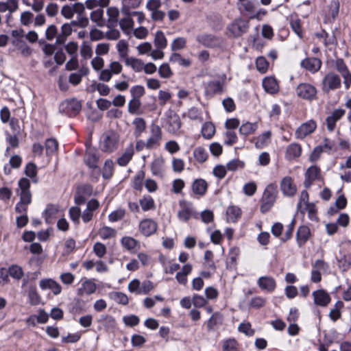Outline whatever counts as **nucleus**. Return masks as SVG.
Instances as JSON below:
<instances>
[{
  "instance_id": "1",
  "label": "nucleus",
  "mask_w": 351,
  "mask_h": 351,
  "mask_svg": "<svg viewBox=\"0 0 351 351\" xmlns=\"http://www.w3.org/2000/svg\"><path fill=\"white\" fill-rule=\"evenodd\" d=\"M20 188V201L15 207V211L25 215L27 210V206L32 202V194L29 190L30 182L27 178H21L19 182Z\"/></svg>"
},
{
  "instance_id": "2",
  "label": "nucleus",
  "mask_w": 351,
  "mask_h": 351,
  "mask_svg": "<svg viewBox=\"0 0 351 351\" xmlns=\"http://www.w3.org/2000/svg\"><path fill=\"white\" fill-rule=\"evenodd\" d=\"M119 135L114 131H108L103 134L100 140L101 149L107 153L114 152L118 148Z\"/></svg>"
},
{
  "instance_id": "3",
  "label": "nucleus",
  "mask_w": 351,
  "mask_h": 351,
  "mask_svg": "<svg viewBox=\"0 0 351 351\" xmlns=\"http://www.w3.org/2000/svg\"><path fill=\"white\" fill-rule=\"evenodd\" d=\"M149 132L150 134L146 140L148 147L150 150L158 148L161 145L163 136L161 128L155 123H152L149 126Z\"/></svg>"
},
{
  "instance_id": "4",
  "label": "nucleus",
  "mask_w": 351,
  "mask_h": 351,
  "mask_svg": "<svg viewBox=\"0 0 351 351\" xmlns=\"http://www.w3.org/2000/svg\"><path fill=\"white\" fill-rule=\"evenodd\" d=\"M162 2L160 0H147L146 9L151 12V19L154 22L162 21L165 17V12L160 10Z\"/></svg>"
},
{
  "instance_id": "5",
  "label": "nucleus",
  "mask_w": 351,
  "mask_h": 351,
  "mask_svg": "<svg viewBox=\"0 0 351 351\" xmlns=\"http://www.w3.org/2000/svg\"><path fill=\"white\" fill-rule=\"evenodd\" d=\"M317 128V123L313 119H310L302 123L295 130V136L296 138L303 139L307 136L313 133Z\"/></svg>"
},
{
  "instance_id": "6",
  "label": "nucleus",
  "mask_w": 351,
  "mask_h": 351,
  "mask_svg": "<svg viewBox=\"0 0 351 351\" xmlns=\"http://www.w3.org/2000/svg\"><path fill=\"white\" fill-rule=\"evenodd\" d=\"M276 199L275 193L271 187H267L263 193L261 199V211L263 213L267 212L273 206Z\"/></svg>"
},
{
  "instance_id": "7",
  "label": "nucleus",
  "mask_w": 351,
  "mask_h": 351,
  "mask_svg": "<svg viewBox=\"0 0 351 351\" xmlns=\"http://www.w3.org/2000/svg\"><path fill=\"white\" fill-rule=\"evenodd\" d=\"M304 176V185L309 187L313 182L321 179V169L316 165H313L306 169Z\"/></svg>"
},
{
  "instance_id": "8",
  "label": "nucleus",
  "mask_w": 351,
  "mask_h": 351,
  "mask_svg": "<svg viewBox=\"0 0 351 351\" xmlns=\"http://www.w3.org/2000/svg\"><path fill=\"white\" fill-rule=\"evenodd\" d=\"M341 86L339 76L334 73H328L323 79V88L326 91L334 90Z\"/></svg>"
},
{
  "instance_id": "9",
  "label": "nucleus",
  "mask_w": 351,
  "mask_h": 351,
  "mask_svg": "<svg viewBox=\"0 0 351 351\" xmlns=\"http://www.w3.org/2000/svg\"><path fill=\"white\" fill-rule=\"evenodd\" d=\"M139 231L145 237L154 234L158 228V223L152 219H145L139 223Z\"/></svg>"
},
{
  "instance_id": "10",
  "label": "nucleus",
  "mask_w": 351,
  "mask_h": 351,
  "mask_svg": "<svg viewBox=\"0 0 351 351\" xmlns=\"http://www.w3.org/2000/svg\"><path fill=\"white\" fill-rule=\"evenodd\" d=\"M297 95L305 99H312L317 93L316 88L311 84L302 83L298 85L296 89Z\"/></svg>"
},
{
  "instance_id": "11",
  "label": "nucleus",
  "mask_w": 351,
  "mask_h": 351,
  "mask_svg": "<svg viewBox=\"0 0 351 351\" xmlns=\"http://www.w3.org/2000/svg\"><path fill=\"white\" fill-rule=\"evenodd\" d=\"M230 33L234 37H238L244 34L248 29L246 21L241 19L235 20L228 27Z\"/></svg>"
},
{
  "instance_id": "12",
  "label": "nucleus",
  "mask_w": 351,
  "mask_h": 351,
  "mask_svg": "<svg viewBox=\"0 0 351 351\" xmlns=\"http://www.w3.org/2000/svg\"><path fill=\"white\" fill-rule=\"evenodd\" d=\"M199 43L207 47H217L222 44V39L210 34L199 36L197 38Z\"/></svg>"
},
{
  "instance_id": "13",
  "label": "nucleus",
  "mask_w": 351,
  "mask_h": 351,
  "mask_svg": "<svg viewBox=\"0 0 351 351\" xmlns=\"http://www.w3.org/2000/svg\"><path fill=\"white\" fill-rule=\"evenodd\" d=\"M345 110L338 108L335 110L330 116L326 118L327 129L332 132L334 130L336 123L345 114Z\"/></svg>"
},
{
  "instance_id": "14",
  "label": "nucleus",
  "mask_w": 351,
  "mask_h": 351,
  "mask_svg": "<svg viewBox=\"0 0 351 351\" xmlns=\"http://www.w3.org/2000/svg\"><path fill=\"white\" fill-rule=\"evenodd\" d=\"M312 295L316 305L326 306L330 302L329 294L323 289L313 291Z\"/></svg>"
},
{
  "instance_id": "15",
  "label": "nucleus",
  "mask_w": 351,
  "mask_h": 351,
  "mask_svg": "<svg viewBox=\"0 0 351 351\" xmlns=\"http://www.w3.org/2000/svg\"><path fill=\"white\" fill-rule=\"evenodd\" d=\"M167 131L169 133H176L181 127V121L178 114L170 112L167 117Z\"/></svg>"
},
{
  "instance_id": "16",
  "label": "nucleus",
  "mask_w": 351,
  "mask_h": 351,
  "mask_svg": "<svg viewBox=\"0 0 351 351\" xmlns=\"http://www.w3.org/2000/svg\"><path fill=\"white\" fill-rule=\"evenodd\" d=\"M301 66L311 73H315L321 68L322 62L316 58H308L301 62Z\"/></svg>"
},
{
  "instance_id": "17",
  "label": "nucleus",
  "mask_w": 351,
  "mask_h": 351,
  "mask_svg": "<svg viewBox=\"0 0 351 351\" xmlns=\"http://www.w3.org/2000/svg\"><path fill=\"white\" fill-rule=\"evenodd\" d=\"M39 285L42 289H51L54 295H58L62 291L60 284L51 278L43 279L40 281Z\"/></svg>"
},
{
  "instance_id": "18",
  "label": "nucleus",
  "mask_w": 351,
  "mask_h": 351,
  "mask_svg": "<svg viewBox=\"0 0 351 351\" xmlns=\"http://www.w3.org/2000/svg\"><path fill=\"white\" fill-rule=\"evenodd\" d=\"M97 289V285L90 279L85 280L81 287L77 290V294L79 295H83L84 294L90 295L95 292Z\"/></svg>"
},
{
  "instance_id": "19",
  "label": "nucleus",
  "mask_w": 351,
  "mask_h": 351,
  "mask_svg": "<svg viewBox=\"0 0 351 351\" xmlns=\"http://www.w3.org/2000/svg\"><path fill=\"white\" fill-rule=\"evenodd\" d=\"M62 106L66 109L67 112L70 115H75L80 111L82 108L80 102L75 99L66 100L62 104Z\"/></svg>"
},
{
  "instance_id": "20",
  "label": "nucleus",
  "mask_w": 351,
  "mask_h": 351,
  "mask_svg": "<svg viewBox=\"0 0 351 351\" xmlns=\"http://www.w3.org/2000/svg\"><path fill=\"white\" fill-rule=\"evenodd\" d=\"M302 154V147L298 143H291L287 148V158L289 160H296Z\"/></svg>"
},
{
  "instance_id": "21",
  "label": "nucleus",
  "mask_w": 351,
  "mask_h": 351,
  "mask_svg": "<svg viewBox=\"0 0 351 351\" xmlns=\"http://www.w3.org/2000/svg\"><path fill=\"white\" fill-rule=\"evenodd\" d=\"M134 154L133 145L131 144L126 148L123 154L117 158V163L120 166H125L131 160Z\"/></svg>"
},
{
  "instance_id": "22",
  "label": "nucleus",
  "mask_w": 351,
  "mask_h": 351,
  "mask_svg": "<svg viewBox=\"0 0 351 351\" xmlns=\"http://www.w3.org/2000/svg\"><path fill=\"white\" fill-rule=\"evenodd\" d=\"M240 250L237 247H231L228 254L226 266L228 268H233L237 264V260L239 256Z\"/></svg>"
},
{
  "instance_id": "23",
  "label": "nucleus",
  "mask_w": 351,
  "mask_h": 351,
  "mask_svg": "<svg viewBox=\"0 0 351 351\" xmlns=\"http://www.w3.org/2000/svg\"><path fill=\"white\" fill-rule=\"evenodd\" d=\"M181 209L179 210L178 215L180 220L188 221L192 216L193 209L191 206L186 202H180Z\"/></svg>"
},
{
  "instance_id": "24",
  "label": "nucleus",
  "mask_w": 351,
  "mask_h": 351,
  "mask_svg": "<svg viewBox=\"0 0 351 351\" xmlns=\"http://www.w3.org/2000/svg\"><path fill=\"white\" fill-rule=\"evenodd\" d=\"M121 3V12L128 14L131 9L138 8L142 0H120Z\"/></svg>"
},
{
  "instance_id": "25",
  "label": "nucleus",
  "mask_w": 351,
  "mask_h": 351,
  "mask_svg": "<svg viewBox=\"0 0 351 351\" xmlns=\"http://www.w3.org/2000/svg\"><path fill=\"white\" fill-rule=\"evenodd\" d=\"M339 0H331L328 12L326 13V17L328 20H335L339 14Z\"/></svg>"
},
{
  "instance_id": "26",
  "label": "nucleus",
  "mask_w": 351,
  "mask_h": 351,
  "mask_svg": "<svg viewBox=\"0 0 351 351\" xmlns=\"http://www.w3.org/2000/svg\"><path fill=\"white\" fill-rule=\"evenodd\" d=\"M125 64L128 66H130L135 72H141L144 68L143 62L140 59L133 57L126 58L125 60Z\"/></svg>"
},
{
  "instance_id": "27",
  "label": "nucleus",
  "mask_w": 351,
  "mask_h": 351,
  "mask_svg": "<svg viewBox=\"0 0 351 351\" xmlns=\"http://www.w3.org/2000/svg\"><path fill=\"white\" fill-rule=\"evenodd\" d=\"M132 123L134 126V135L136 137H140L146 129L145 119L141 117H136L134 119Z\"/></svg>"
},
{
  "instance_id": "28",
  "label": "nucleus",
  "mask_w": 351,
  "mask_h": 351,
  "mask_svg": "<svg viewBox=\"0 0 351 351\" xmlns=\"http://www.w3.org/2000/svg\"><path fill=\"white\" fill-rule=\"evenodd\" d=\"M207 183L203 179L195 180L192 185V189L195 194L203 195L207 190Z\"/></svg>"
},
{
  "instance_id": "29",
  "label": "nucleus",
  "mask_w": 351,
  "mask_h": 351,
  "mask_svg": "<svg viewBox=\"0 0 351 351\" xmlns=\"http://www.w3.org/2000/svg\"><path fill=\"white\" fill-rule=\"evenodd\" d=\"M90 20L96 23L98 27H103L105 25V20L104 19V10L99 8L93 11L90 14Z\"/></svg>"
},
{
  "instance_id": "30",
  "label": "nucleus",
  "mask_w": 351,
  "mask_h": 351,
  "mask_svg": "<svg viewBox=\"0 0 351 351\" xmlns=\"http://www.w3.org/2000/svg\"><path fill=\"white\" fill-rule=\"evenodd\" d=\"M19 8L18 0H7L5 2H0V12H5L9 11L10 13L14 12Z\"/></svg>"
},
{
  "instance_id": "31",
  "label": "nucleus",
  "mask_w": 351,
  "mask_h": 351,
  "mask_svg": "<svg viewBox=\"0 0 351 351\" xmlns=\"http://www.w3.org/2000/svg\"><path fill=\"white\" fill-rule=\"evenodd\" d=\"M264 89L269 93H274L278 89L277 81L274 77H265L263 81Z\"/></svg>"
},
{
  "instance_id": "32",
  "label": "nucleus",
  "mask_w": 351,
  "mask_h": 351,
  "mask_svg": "<svg viewBox=\"0 0 351 351\" xmlns=\"http://www.w3.org/2000/svg\"><path fill=\"white\" fill-rule=\"evenodd\" d=\"M119 25L121 29L123 31V32H125L127 34L130 33L131 29L134 26V21L131 18L130 12L127 14L125 17L122 18L119 21Z\"/></svg>"
},
{
  "instance_id": "33",
  "label": "nucleus",
  "mask_w": 351,
  "mask_h": 351,
  "mask_svg": "<svg viewBox=\"0 0 351 351\" xmlns=\"http://www.w3.org/2000/svg\"><path fill=\"white\" fill-rule=\"evenodd\" d=\"M169 61L173 64H177L183 67H188L191 62L189 59L183 58L180 53H173L169 57Z\"/></svg>"
},
{
  "instance_id": "34",
  "label": "nucleus",
  "mask_w": 351,
  "mask_h": 351,
  "mask_svg": "<svg viewBox=\"0 0 351 351\" xmlns=\"http://www.w3.org/2000/svg\"><path fill=\"white\" fill-rule=\"evenodd\" d=\"M215 133V127L212 122H205L202 127V134L204 138L210 139Z\"/></svg>"
},
{
  "instance_id": "35",
  "label": "nucleus",
  "mask_w": 351,
  "mask_h": 351,
  "mask_svg": "<svg viewBox=\"0 0 351 351\" xmlns=\"http://www.w3.org/2000/svg\"><path fill=\"white\" fill-rule=\"evenodd\" d=\"M258 128L256 123L246 122L239 128V133L245 136L253 134Z\"/></svg>"
},
{
  "instance_id": "36",
  "label": "nucleus",
  "mask_w": 351,
  "mask_h": 351,
  "mask_svg": "<svg viewBox=\"0 0 351 351\" xmlns=\"http://www.w3.org/2000/svg\"><path fill=\"white\" fill-rule=\"evenodd\" d=\"M299 210L304 213L306 212L308 213V217L310 220L313 221H317L318 217L317 215V208L314 204L311 203L308 205L304 206L302 208L299 209Z\"/></svg>"
},
{
  "instance_id": "37",
  "label": "nucleus",
  "mask_w": 351,
  "mask_h": 351,
  "mask_svg": "<svg viewBox=\"0 0 351 351\" xmlns=\"http://www.w3.org/2000/svg\"><path fill=\"white\" fill-rule=\"evenodd\" d=\"M84 161L89 167L97 168L98 157L92 150L89 149L86 152Z\"/></svg>"
},
{
  "instance_id": "38",
  "label": "nucleus",
  "mask_w": 351,
  "mask_h": 351,
  "mask_svg": "<svg viewBox=\"0 0 351 351\" xmlns=\"http://www.w3.org/2000/svg\"><path fill=\"white\" fill-rule=\"evenodd\" d=\"M154 45L156 48L165 49L167 46V40L162 31H157L154 38Z\"/></svg>"
},
{
  "instance_id": "39",
  "label": "nucleus",
  "mask_w": 351,
  "mask_h": 351,
  "mask_svg": "<svg viewBox=\"0 0 351 351\" xmlns=\"http://www.w3.org/2000/svg\"><path fill=\"white\" fill-rule=\"evenodd\" d=\"M271 135V132L267 131L258 136L256 138L255 146L257 148L261 149L267 145L270 142Z\"/></svg>"
},
{
  "instance_id": "40",
  "label": "nucleus",
  "mask_w": 351,
  "mask_h": 351,
  "mask_svg": "<svg viewBox=\"0 0 351 351\" xmlns=\"http://www.w3.org/2000/svg\"><path fill=\"white\" fill-rule=\"evenodd\" d=\"M259 287L264 290L271 291L275 287V282L272 278L267 277H261L258 280Z\"/></svg>"
},
{
  "instance_id": "41",
  "label": "nucleus",
  "mask_w": 351,
  "mask_h": 351,
  "mask_svg": "<svg viewBox=\"0 0 351 351\" xmlns=\"http://www.w3.org/2000/svg\"><path fill=\"white\" fill-rule=\"evenodd\" d=\"M122 245L128 250H134L137 247H139V242L130 237H124L121 239Z\"/></svg>"
},
{
  "instance_id": "42",
  "label": "nucleus",
  "mask_w": 351,
  "mask_h": 351,
  "mask_svg": "<svg viewBox=\"0 0 351 351\" xmlns=\"http://www.w3.org/2000/svg\"><path fill=\"white\" fill-rule=\"evenodd\" d=\"M310 236V230L306 226H301L298 230L297 238L300 245L304 244Z\"/></svg>"
},
{
  "instance_id": "43",
  "label": "nucleus",
  "mask_w": 351,
  "mask_h": 351,
  "mask_svg": "<svg viewBox=\"0 0 351 351\" xmlns=\"http://www.w3.org/2000/svg\"><path fill=\"white\" fill-rule=\"evenodd\" d=\"M139 203L143 211L154 210L155 208L154 201L150 196L143 197L140 199Z\"/></svg>"
},
{
  "instance_id": "44",
  "label": "nucleus",
  "mask_w": 351,
  "mask_h": 351,
  "mask_svg": "<svg viewBox=\"0 0 351 351\" xmlns=\"http://www.w3.org/2000/svg\"><path fill=\"white\" fill-rule=\"evenodd\" d=\"M28 298L32 305L36 306L40 302V296L38 294L36 287L32 286L29 289Z\"/></svg>"
},
{
  "instance_id": "45",
  "label": "nucleus",
  "mask_w": 351,
  "mask_h": 351,
  "mask_svg": "<svg viewBox=\"0 0 351 351\" xmlns=\"http://www.w3.org/2000/svg\"><path fill=\"white\" fill-rule=\"evenodd\" d=\"M99 237L103 239H108L116 236L117 231L112 228L104 226L98 232Z\"/></svg>"
},
{
  "instance_id": "46",
  "label": "nucleus",
  "mask_w": 351,
  "mask_h": 351,
  "mask_svg": "<svg viewBox=\"0 0 351 351\" xmlns=\"http://www.w3.org/2000/svg\"><path fill=\"white\" fill-rule=\"evenodd\" d=\"M324 147H328V145L326 143L324 145ZM323 152H324V146L319 145V146L315 147L312 150V152L309 156V158H308L309 161L312 163L316 162L320 158V156Z\"/></svg>"
},
{
  "instance_id": "47",
  "label": "nucleus",
  "mask_w": 351,
  "mask_h": 351,
  "mask_svg": "<svg viewBox=\"0 0 351 351\" xmlns=\"http://www.w3.org/2000/svg\"><path fill=\"white\" fill-rule=\"evenodd\" d=\"M80 54L84 60L90 59L93 56V49L88 42H83L80 46Z\"/></svg>"
},
{
  "instance_id": "48",
  "label": "nucleus",
  "mask_w": 351,
  "mask_h": 351,
  "mask_svg": "<svg viewBox=\"0 0 351 351\" xmlns=\"http://www.w3.org/2000/svg\"><path fill=\"white\" fill-rule=\"evenodd\" d=\"M145 179V172L143 170L138 171L133 180V187L138 191L143 189V180Z\"/></svg>"
},
{
  "instance_id": "49",
  "label": "nucleus",
  "mask_w": 351,
  "mask_h": 351,
  "mask_svg": "<svg viewBox=\"0 0 351 351\" xmlns=\"http://www.w3.org/2000/svg\"><path fill=\"white\" fill-rule=\"evenodd\" d=\"M207 91L213 94H220L223 92V85L219 81H213L208 84Z\"/></svg>"
},
{
  "instance_id": "50",
  "label": "nucleus",
  "mask_w": 351,
  "mask_h": 351,
  "mask_svg": "<svg viewBox=\"0 0 351 351\" xmlns=\"http://www.w3.org/2000/svg\"><path fill=\"white\" fill-rule=\"evenodd\" d=\"M108 19V23L111 24L116 23L118 21L119 16V10L116 7H109L106 11Z\"/></svg>"
},
{
  "instance_id": "51",
  "label": "nucleus",
  "mask_w": 351,
  "mask_h": 351,
  "mask_svg": "<svg viewBox=\"0 0 351 351\" xmlns=\"http://www.w3.org/2000/svg\"><path fill=\"white\" fill-rule=\"evenodd\" d=\"M114 169V162L112 160H107L103 167L102 175L105 179H109L112 177Z\"/></svg>"
},
{
  "instance_id": "52",
  "label": "nucleus",
  "mask_w": 351,
  "mask_h": 351,
  "mask_svg": "<svg viewBox=\"0 0 351 351\" xmlns=\"http://www.w3.org/2000/svg\"><path fill=\"white\" fill-rule=\"evenodd\" d=\"M25 173L27 177L32 178L34 182H37V167L35 164L32 162L28 163L25 167Z\"/></svg>"
},
{
  "instance_id": "53",
  "label": "nucleus",
  "mask_w": 351,
  "mask_h": 351,
  "mask_svg": "<svg viewBox=\"0 0 351 351\" xmlns=\"http://www.w3.org/2000/svg\"><path fill=\"white\" fill-rule=\"evenodd\" d=\"M117 49L121 58H127L128 53V44L125 40H119L117 44Z\"/></svg>"
},
{
  "instance_id": "54",
  "label": "nucleus",
  "mask_w": 351,
  "mask_h": 351,
  "mask_svg": "<svg viewBox=\"0 0 351 351\" xmlns=\"http://www.w3.org/2000/svg\"><path fill=\"white\" fill-rule=\"evenodd\" d=\"M290 25L293 32L299 36H302V29L300 27V19L296 15L291 16Z\"/></svg>"
},
{
  "instance_id": "55",
  "label": "nucleus",
  "mask_w": 351,
  "mask_h": 351,
  "mask_svg": "<svg viewBox=\"0 0 351 351\" xmlns=\"http://www.w3.org/2000/svg\"><path fill=\"white\" fill-rule=\"evenodd\" d=\"M58 144L56 139L49 138L45 142L47 154H52L58 150Z\"/></svg>"
},
{
  "instance_id": "56",
  "label": "nucleus",
  "mask_w": 351,
  "mask_h": 351,
  "mask_svg": "<svg viewBox=\"0 0 351 351\" xmlns=\"http://www.w3.org/2000/svg\"><path fill=\"white\" fill-rule=\"evenodd\" d=\"M186 116L191 120H197L200 122L203 121L201 110L197 108L193 107L189 109L186 112Z\"/></svg>"
},
{
  "instance_id": "57",
  "label": "nucleus",
  "mask_w": 351,
  "mask_h": 351,
  "mask_svg": "<svg viewBox=\"0 0 351 351\" xmlns=\"http://www.w3.org/2000/svg\"><path fill=\"white\" fill-rule=\"evenodd\" d=\"M141 106L140 99L132 98L128 103V112L130 114H138Z\"/></svg>"
},
{
  "instance_id": "58",
  "label": "nucleus",
  "mask_w": 351,
  "mask_h": 351,
  "mask_svg": "<svg viewBox=\"0 0 351 351\" xmlns=\"http://www.w3.org/2000/svg\"><path fill=\"white\" fill-rule=\"evenodd\" d=\"M193 156L197 161L204 162L207 159L208 155L204 148L198 147L194 150Z\"/></svg>"
},
{
  "instance_id": "59",
  "label": "nucleus",
  "mask_w": 351,
  "mask_h": 351,
  "mask_svg": "<svg viewBox=\"0 0 351 351\" xmlns=\"http://www.w3.org/2000/svg\"><path fill=\"white\" fill-rule=\"evenodd\" d=\"M158 73L161 77L166 79L170 78L173 75V71L167 63H164L159 67Z\"/></svg>"
},
{
  "instance_id": "60",
  "label": "nucleus",
  "mask_w": 351,
  "mask_h": 351,
  "mask_svg": "<svg viewBox=\"0 0 351 351\" xmlns=\"http://www.w3.org/2000/svg\"><path fill=\"white\" fill-rule=\"evenodd\" d=\"M130 94L134 99H140L145 95V88L143 86L136 85L130 88Z\"/></svg>"
},
{
  "instance_id": "61",
  "label": "nucleus",
  "mask_w": 351,
  "mask_h": 351,
  "mask_svg": "<svg viewBox=\"0 0 351 351\" xmlns=\"http://www.w3.org/2000/svg\"><path fill=\"white\" fill-rule=\"evenodd\" d=\"M9 274L14 278L17 280L21 279L23 276L22 268L16 265H12L9 267Z\"/></svg>"
},
{
  "instance_id": "62",
  "label": "nucleus",
  "mask_w": 351,
  "mask_h": 351,
  "mask_svg": "<svg viewBox=\"0 0 351 351\" xmlns=\"http://www.w3.org/2000/svg\"><path fill=\"white\" fill-rule=\"evenodd\" d=\"M238 330L240 332L244 333L247 336L251 337L254 335V330L252 328V326L250 322L241 323L238 327Z\"/></svg>"
},
{
  "instance_id": "63",
  "label": "nucleus",
  "mask_w": 351,
  "mask_h": 351,
  "mask_svg": "<svg viewBox=\"0 0 351 351\" xmlns=\"http://www.w3.org/2000/svg\"><path fill=\"white\" fill-rule=\"evenodd\" d=\"M256 66L258 71L265 73L267 71L269 63L264 57L261 56L256 59Z\"/></svg>"
},
{
  "instance_id": "64",
  "label": "nucleus",
  "mask_w": 351,
  "mask_h": 351,
  "mask_svg": "<svg viewBox=\"0 0 351 351\" xmlns=\"http://www.w3.org/2000/svg\"><path fill=\"white\" fill-rule=\"evenodd\" d=\"M226 213L232 221H234L241 215L240 208L234 206H229Z\"/></svg>"
}]
</instances>
